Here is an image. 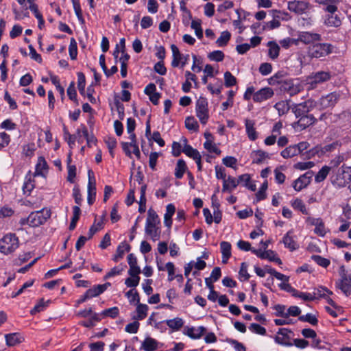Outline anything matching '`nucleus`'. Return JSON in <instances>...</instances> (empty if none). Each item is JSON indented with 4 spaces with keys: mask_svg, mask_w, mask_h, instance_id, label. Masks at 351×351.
Segmentation results:
<instances>
[{
    "mask_svg": "<svg viewBox=\"0 0 351 351\" xmlns=\"http://www.w3.org/2000/svg\"><path fill=\"white\" fill-rule=\"evenodd\" d=\"M19 246V238L14 233H8L0 240V252L4 254L12 253Z\"/></svg>",
    "mask_w": 351,
    "mask_h": 351,
    "instance_id": "obj_1",
    "label": "nucleus"
},
{
    "mask_svg": "<svg viewBox=\"0 0 351 351\" xmlns=\"http://www.w3.org/2000/svg\"><path fill=\"white\" fill-rule=\"evenodd\" d=\"M332 46L328 43H317L308 49V55L311 58H320L325 57L332 52Z\"/></svg>",
    "mask_w": 351,
    "mask_h": 351,
    "instance_id": "obj_2",
    "label": "nucleus"
},
{
    "mask_svg": "<svg viewBox=\"0 0 351 351\" xmlns=\"http://www.w3.org/2000/svg\"><path fill=\"white\" fill-rule=\"evenodd\" d=\"M280 88L289 95L293 96L300 93L303 86L298 79H286L281 82Z\"/></svg>",
    "mask_w": 351,
    "mask_h": 351,
    "instance_id": "obj_3",
    "label": "nucleus"
},
{
    "mask_svg": "<svg viewBox=\"0 0 351 351\" xmlns=\"http://www.w3.org/2000/svg\"><path fill=\"white\" fill-rule=\"evenodd\" d=\"M196 115L201 123L205 125L209 118L208 101L204 97H199L196 101Z\"/></svg>",
    "mask_w": 351,
    "mask_h": 351,
    "instance_id": "obj_4",
    "label": "nucleus"
},
{
    "mask_svg": "<svg viewBox=\"0 0 351 351\" xmlns=\"http://www.w3.org/2000/svg\"><path fill=\"white\" fill-rule=\"evenodd\" d=\"M51 216L49 210L43 209L41 210L32 212L29 215V221L31 227H38L43 224Z\"/></svg>",
    "mask_w": 351,
    "mask_h": 351,
    "instance_id": "obj_5",
    "label": "nucleus"
},
{
    "mask_svg": "<svg viewBox=\"0 0 351 351\" xmlns=\"http://www.w3.org/2000/svg\"><path fill=\"white\" fill-rule=\"evenodd\" d=\"M293 332L285 328H279L276 335L274 337V341L276 343L284 346H292L293 343H291V336Z\"/></svg>",
    "mask_w": 351,
    "mask_h": 351,
    "instance_id": "obj_6",
    "label": "nucleus"
},
{
    "mask_svg": "<svg viewBox=\"0 0 351 351\" xmlns=\"http://www.w3.org/2000/svg\"><path fill=\"white\" fill-rule=\"evenodd\" d=\"M331 77L330 72L319 71L313 73L308 78V84L311 88H315L318 84H321L329 80Z\"/></svg>",
    "mask_w": 351,
    "mask_h": 351,
    "instance_id": "obj_7",
    "label": "nucleus"
},
{
    "mask_svg": "<svg viewBox=\"0 0 351 351\" xmlns=\"http://www.w3.org/2000/svg\"><path fill=\"white\" fill-rule=\"evenodd\" d=\"M88 182L87 186L88 195L87 202L89 205H92L96 197V181L95 174L92 169L88 171Z\"/></svg>",
    "mask_w": 351,
    "mask_h": 351,
    "instance_id": "obj_8",
    "label": "nucleus"
},
{
    "mask_svg": "<svg viewBox=\"0 0 351 351\" xmlns=\"http://www.w3.org/2000/svg\"><path fill=\"white\" fill-rule=\"evenodd\" d=\"M339 99V95L335 92L328 94L326 96L322 97L317 105L321 109H326L332 108L337 104Z\"/></svg>",
    "mask_w": 351,
    "mask_h": 351,
    "instance_id": "obj_9",
    "label": "nucleus"
},
{
    "mask_svg": "<svg viewBox=\"0 0 351 351\" xmlns=\"http://www.w3.org/2000/svg\"><path fill=\"white\" fill-rule=\"evenodd\" d=\"M316 105L315 102L313 100H307L304 102L296 105L293 111L296 117L308 115L307 113L311 110Z\"/></svg>",
    "mask_w": 351,
    "mask_h": 351,
    "instance_id": "obj_10",
    "label": "nucleus"
},
{
    "mask_svg": "<svg viewBox=\"0 0 351 351\" xmlns=\"http://www.w3.org/2000/svg\"><path fill=\"white\" fill-rule=\"evenodd\" d=\"M274 95V90L270 87L262 88L254 93L253 101L256 103H261L269 99Z\"/></svg>",
    "mask_w": 351,
    "mask_h": 351,
    "instance_id": "obj_11",
    "label": "nucleus"
},
{
    "mask_svg": "<svg viewBox=\"0 0 351 351\" xmlns=\"http://www.w3.org/2000/svg\"><path fill=\"white\" fill-rule=\"evenodd\" d=\"M298 118V121L293 124V127L298 130H303L316 121V119L313 114L302 116Z\"/></svg>",
    "mask_w": 351,
    "mask_h": 351,
    "instance_id": "obj_12",
    "label": "nucleus"
},
{
    "mask_svg": "<svg viewBox=\"0 0 351 351\" xmlns=\"http://www.w3.org/2000/svg\"><path fill=\"white\" fill-rule=\"evenodd\" d=\"M308 8V3L304 1H293L288 3V9L297 14H302Z\"/></svg>",
    "mask_w": 351,
    "mask_h": 351,
    "instance_id": "obj_13",
    "label": "nucleus"
},
{
    "mask_svg": "<svg viewBox=\"0 0 351 351\" xmlns=\"http://www.w3.org/2000/svg\"><path fill=\"white\" fill-rule=\"evenodd\" d=\"M321 40V36L316 33H311L309 32H301L298 34V38L296 40L297 43L300 41L304 44H310L315 41Z\"/></svg>",
    "mask_w": 351,
    "mask_h": 351,
    "instance_id": "obj_14",
    "label": "nucleus"
},
{
    "mask_svg": "<svg viewBox=\"0 0 351 351\" xmlns=\"http://www.w3.org/2000/svg\"><path fill=\"white\" fill-rule=\"evenodd\" d=\"M315 2L324 6V10L330 14H335L337 11V5L340 0H315Z\"/></svg>",
    "mask_w": 351,
    "mask_h": 351,
    "instance_id": "obj_15",
    "label": "nucleus"
},
{
    "mask_svg": "<svg viewBox=\"0 0 351 351\" xmlns=\"http://www.w3.org/2000/svg\"><path fill=\"white\" fill-rule=\"evenodd\" d=\"M111 285L110 282H106L104 285H97L94 286L93 287L88 289L86 291V298H94L99 295L102 293H104L108 287H110Z\"/></svg>",
    "mask_w": 351,
    "mask_h": 351,
    "instance_id": "obj_16",
    "label": "nucleus"
},
{
    "mask_svg": "<svg viewBox=\"0 0 351 351\" xmlns=\"http://www.w3.org/2000/svg\"><path fill=\"white\" fill-rule=\"evenodd\" d=\"M159 224L146 223L145 231L154 241H158L160 239V229L158 226Z\"/></svg>",
    "mask_w": 351,
    "mask_h": 351,
    "instance_id": "obj_17",
    "label": "nucleus"
},
{
    "mask_svg": "<svg viewBox=\"0 0 351 351\" xmlns=\"http://www.w3.org/2000/svg\"><path fill=\"white\" fill-rule=\"evenodd\" d=\"M159 345L160 343L155 339L147 337L141 343V350L144 351H155L160 348Z\"/></svg>",
    "mask_w": 351,
    "mask_h": 351,
    "instance_id": "obj_18",
    "label": "nucleus"
},
{
    "mask_svg": "<svg viewBox=\"0 0 351 351\" xmlns=\"http://www.w3.org/2000/svg\"><path fill=\"white\" fill-rule=\"evenodd\" d=\"M255 121L254 120L246 119L245 120V131L248 138L250 141H255L258 138V133L254 127Z\"/></svg>",
    "mask_w": 351,
    "mask_h": 351,
    "instance_id": "obj_19",
    "label": "nucleus"
},
{
    "mask_svg": "<svg viewBox=\"0 0 351 351\" xmlns=\"http://www.w3.org/2000/svg\"><path fill=\"white\" fill-rule=\"evenodd\" d=\"M48 166L45 159L40 156L38 158V162L36 165V169L34 176H40L43 177L45 176L47 172Z\"/></svg>",
    "mask_w": 351,
    "mask_h": 351,
    "instance_id": "obj_20",
    "label": "nucleus"
},
{
    "mask_svg": "<svg viewBox=\"0 0 351 351\" xmlns=\"http://www.w3.org/2000/svg\"><path fill=\"white\" fill-rule=\"evenodd\" d=\"M6 344L8 346H14L23 341L24 339L20 333L14 332L5 335Z\"/></svg>",
    "mask_w": 351,
    "mask_h": 351,
    "instance_id": "obj_21",
    "label": "nucleus"
},
{
    "mask_svg": "<svg viewBox=\"0 0 351 351\" xmlns=\"http://www.w3.org/2000/svg\"><path fill=\"white\" fill-rule=\"evenodd\" d=\"M223 192H229L231 193L233 190L238 186L239 182L234 178L232 176H228L226 178L225 180L223 182Z\"/></svg>",
    "mask_w": 351,
    "mask_h": 351,
    "instance_id": "obj_22",
    "label": "nucleus"
},
{
    "mask_svg": "<svg viewBox=\"0 0 351 351\" xmlns=\"http://www.w3.org/2000/svg\"><path fill=\"white\" fill-rule=\"evenodd\" d=\"M130 250V246L125 242L121 243L117 247L116 254H114L112 260L114 262H118L119 260L123 258L125 253Z\"/></svg>",
    "mask_w": 351,
    "mask_h": 351,
    "instance_id": "obj_23",
    "label": "nucleus"
},
{
    "mask_svg": "<svg viewBox=\"0 0 351 351\" xmlns=\"http://www.w3.org/2000/svg\"><path fill=\"white\" fill-rule=\"evenodd\" d=\"M182 141L184 145L182 149V152L187 156L194 160L200 156V154L197 149L193 148L191 145L187 144V139L186 138H183Z\"/></svg>",
    "mask_w": 351,
    "mask_h": 351,
    "instance_id": "obj_24",
    "label": "nucleus"
},
{
    "mask_svg": "<svg viewBox=\"0 0 351 351\" xmlns=\"http://www.w3.org/2000/svg\"><path fill=\"white\" fill-rule=\"evenodd\" d=\"M310 183V178L306 175L299 177L293 183V189L297 191H300L304 188L306 187Z\"/></svg>",
    "mask_w": 351,
    "mask_h": 351,
    "instance_id": "obj_25",
    "label": "nucleus"
},
{
    "mask_svg": "<svg viewBox=\"0 0 351 351\" xmlns=\"http://www.w3.org/2000/svg\"><path fill=\"white\" fill-rule=\"evenodd\" d=\"M176 211L175 206L172 204H169L166 207V213L164 215V223L165 225L170 228L172 225L171 217L174 215Z\"/></svg>",
    "mask_w": 351,
    "mask_h": 351,
    "instance_id": "obj_26",
    "label": "nucleus"
},
{
    "mask_svg": "<svg viewBox=\"0 0 351 351\" xmlns=\"http://www.w3.org/2000/svg\"><path fill=\"white\" fill-rule=\"evenodd\" d=\"M292 231H289L283 237L282 243L285 247L289 248L291 251H293L298 247L297 243L294 241L291 236Z\"/></svg>",
    "mask_w": 351,
    "mask_h": 351,
    "instance_id": "obj_27",
    "label": "nucleus"
},
{
    "mask_svg": "<svg viewBox=\"0 0 351 351\" xmlns=\"http://www.w3.org/2000/svg\"><path fill=\"white\" fill-rule=\"evenodd\" d=\"M220 247L222 254V262L226 263L231 256V245L229 242L222 241L220 243Z\"/></svg>",
    "mask_w": 351,
    "mask_h": 351,
    "instance_id": "obj_28",
    "label": "nucleus"
},
{
    "mask_svg": "<svg viewBox=\"0 0 351 351\" xmlns=\"http://www.w3.org/2000/svg\"><path fill=\"white\" fill-rule=\"evenodd\" d=\"M312 224L315 226L314 232L320 237H324L326 233V229L322 220L319 218L314 219Z\"/></svg>",
    "mask_w": 351,
    "mask_h": 351,
    "instance_id": "obj_29",
    "label": "nucleus"
},
{
    "mask_svg": "<svg viewBox=\"0 0 351 351\" xmlns=\"http://www.w3.org/2000/svg\"><path fill=\"white\" fill-rule=\"evenodd\" d=\"M253 252L257 256H260L261 258H267L270 261L281 263L280 259L276 257V254L271 250L266 251L265 252H261L256 250H253Z\"/></svg>",
    "mask_w": 351,
    "mask_h": 351,
    "instance_id": "obj_30",
    "label": "nucleus"
},
{
    "mask_svg": "<svg viewBox=\"0 0 351 351\" xmlns=\"http://www.w3.org/2000/svg\"><path fill=\"white\" fill-rule=\"evenodd\" d=\"M206 332V328L204 326H199L197 328L191 327L187 330V335L192 339H199L203 334Z\"/></svg>",
    "mask_w": 351,
    "mask_h": 351,
    "instance_id": "obj_31",
    "label": "nucleus"
},
{
    "mask_svg": "<svg viewBox=\"0 0 351 351\" xmlns=\"http://www.w3.org/2000/svg\"><path fill=\"white\" fill-rule=\"evenodd\" d=\"M167 325L173 330H179L184 326V321L182 318L176 317L172 319H167L165 321Z\"/></svg>",
    "mask_w": 351,
    "mask_h": 351,
    "instance_id": "obj_32",
    "label": "nucleus"
},
{
    "mask_svg": "<svg viewBox=\"0 0 351 351\" xmlns=\"http://www.w3.org/2000/svg\"><path fill=\"white\" fill-rule=\"evenodd\" d=\"M171 49L173 55L171 66L173 67H177L182 61V54L180 53L179 49L175 45H171Z\"/></svg>",
    "mask_w": 351,
    "mask_h": 351,
    "instance_id": "obj_33",
    "label": "nucleus"
},
{
    "mask_svg": "<svg viewBox=\"0 0 351 351\" xmlns=\"http://www.w3.org/2000/svg\"><path fill=\"white\" fill-rule=\"evenodd\" d=\"M148 306L147 304H143L141 303H138L136 306V316L134 317V319L136 320H142L145 319L147 314Z\"/></svg>",
    "mask_w": 351,
    "mask_h": 351,
    "instance_id": "obj_34",
    "label": "nucleus"
},
{
    "mask_svg": "<svg viewBox=\"0 0 351 351\" xmlns=\"http://www.w3.org/2000/svg\"><path fill=\"white\" fill-rule=\"evenodd\" d=\"M325 24L330 27H339L341 24V21L337 14L328 13L325 19Z\"/></svg>",
    "mask_w": 351,
    "mask_h": 351,
    "instance_id": "obj_35",
    "label": "nucleus"
},
{
    "mask_svg": "<svg viewBox=\"0 0 351 351\" xmlns=\"http://www.w3.org/2000/svg\"><path fill=\"white\" fill-rule=\"evenodd\" d=\"M339 171H341V173H339L337 179L343 180V182H341V184H345L351 181V169L350 167L344 168L342 167L341 169H339Z\"/></svg>",
    "mask_w": 351,
    "mask_h": 351,
    "instance_id": "obj_36",
    "label": "nucleus"
},
{
    "mask_svg": "<svg viewBox=\"0 0 351 351\" xmlns=\"http://www.w3.org/2000/svg\"><path fill=\"white\" fill-rule=\"evenodd\" d=\"M273 12L274 13L273 20L267 22L265 27V29H267L269 30L277 28L280 25V23L279 21V19L280 18V12L277 10H274Z\"/></svg>",
    "mask_w": 351,
    "mask_h": 351,
    "instance_id": "obj_37",
    "label": "nucleus"
},
{
    "mask_svg": "<svg viewBox=\"0 0 351 351\" xmlns=\"http://www.w3.org/2000/svg\"><path fill=\"white\" fill-rule=\"evenodd\" d=\"M336 286L337 288L341 290V291L346 295H351V278H348V281H338L336 283Z\"/></svg>",
    "mask_w": 351,
    "mask_h": 351,
    "instance_id": "obj_38",
    "label": "nucleus"
},
{
    "mask_svg": "<svg viewBox=\"0 0 351 351\" xmlns=\"http://www.w3.org/2000/svg\"><path fill=\"white\" fill-rule=\"evenodd\" d=\"M186 162L183 160H178L175 169V176L178 179H181L186 169Z\"/></svg>",
    "mask_w": 351,
    "mask_h": 351,
    "instance_id": "obj_39",
    "label": "nucleus"
},
{
    "mask_svg": "<svg viewBox=\"0 0 351 351\" xmlns=\"http://www.w3.org/2000/svg\"><path fill=\"white\" fill-rule=\"evenodd\" d=\"M332 295V292L328 289L327 288L324 287H319L317 288H315L313 292L312 293V295H314L315 300L321 298H326V294Z\"/></svg>",
    "mask_w": 351,
    "mask_h": 351,
    "instance_id": "obj_40",
    "label": "nucleus"
},
{
    "mask_svg": "<svg viewBox=\"0 0 351 351\" xmlns=\"http://www.w3.org/2000/svg\"><path fill=\"white\" fill-rule=\"evenodd\" d=\"M280 154L284 158H289L295 156H297L299 154L298 152L295 145H293L286 147L281 152Z\"/></svg>",
    "mask_w": 351,
    "mask_h": 351,
    "instance_id": "obj_41",
    "label": "nucleus"
},
{
    "mask_svg": "<svg viewBox=\"0 0 351 351\" xmlns=\"http://www.w3.org/2000/svg\"><path fill=\"white\" fill-rule=\"evenodd\" d=\"M104 216H102L101 219L99 221L95 220L94 223L91 226L88 231V239L92 238V237L99 230L103 228L104 225Z\"/></svg>",
    "mask_w": 351,
    "mask_h": 351,
    "instance_id": "obj_42",
    "label": "nucleus"
},
{
    "mask_svg": "<svg viewBox=\"0 0 351 351\" xmlns=\"http://www.w3.org/2000/svg\"><path fill=\"white\" fill-rule=\"evenodd\" d=\"M230 37L231 34L228 31H223L217 40L216 43L219 47H224L228 44Z\"/></svg>",
    "mask_w": 351,
    "mask_h": 351,
    "instance_id": "obj_43",
    "label": "nucleus"
},
{
    "mask_svg": "<svg viewBox=\"0 0 351 351\" xmlns=\"http://www.w3.org/2000/svg\"><path fill=\"white\" fill-rule=\"evenodd\" d=\"M268 45L269 47L268 52L269 56L273 60L277 58L279 55V46L276 43L272 41L269 42Z\"/></svg>",
    "mask_w": 351,
    "mask_h": 351,
    "instance_id": "obj_44",
    "label": "nucleus"
},
{
    "mask_svg": "<svg viewBox=\"0 0 351 351\" xmlns=\"http://www.w3.org/2000/svg\"><path fill=\"white\" fill-rule=\"evenodd\" d=\"M34 176L30 173V172L28 173V174L26 175L25 178V182L23 185V189L31 192L34 188Z\"/></svg>",
    "mask_w": 351,
    "mask_h": 351,
    "instance_id": "obj_45",
    "label": "nucleus"
},
{
    "mask_svg": "<svg viewBox=\"0 0 351 351\" xmlns=\"http://www.w3.org/2000/svg\"><path fill=\"white\" fill-rule=\"evenodd\" d=\"M86 77L83 73H77V88L81 95L85 94Z\"/></svg>",
    "mask_w": 351,
    "mask_h": 351,
    "instance_id": "obj_46",
    "label": "nucleus"
},
{
    "mask_svg": "<svg viewBox=\"0 0 351 351\" xmlns=\"http://www.w3.org/2000/svg\"><path fill=\"white\" fill-rule=\"evenodd\" d=\"M274 108L277 110L280 116L286 114L289 110V104L286 101L277 102L274 105Z\"/></svg>",
    "mask_w": 351,
    "mask_h": 351,
    "instance_id": "obj_47",
    "label": "nucleus"
},
{
    "mask_svg": "<svg viewBox=\"0 0 351 351\" xmlns=\"http://www.w3.org/2000/svg\"><path fill=\"white\" fill-rule=\"evenodd\" d=\"M186 128L191 131L197 132L199 125L193 117H188L185 120Z\"/></svg>",
    "mask_w": 351,
    "mask_h": 351,
    "instance_id": "obj_48",
    "label": "nucleus"
},
{
    "mask_svg": "<svg viewBox=\"0 0 351 351\" xmlns=\"http://www.w3.org/2000/svg\"><path fill=\"white\" fill-rule=\"evenodd\" d=\"M330 170V167L328 166H324L317 173L315 176V180L317 182H321L324 181L327 177L329 171Z\"/></svg>",
    "mask_w": 351,
    "mask_h": 351,
    "instance_id": "obj_49",
    "label": "nucleus"
},
{
    "mask_svg": "<svg viewBox=\"0 0 351 351\" xmlns=\"http://www.w3.org/2000/svg\"><path fill=\"white\" fill-rule=\"evenodd\" d=\"M160 221L157 213L152 209H149L146 223L160 224Z\"/></svg>",
    "mask_w": 351,
    "mask_h": 351,
    "instance_id": "obj_50",
    "label": "nucleus"
},
{
    "mask_svg": "<svg viewBox=\"0 0 351 351\" xmlns=\"http://www.w3.org/2000/svg\"><path fill=\"white\" fill-rule=\"evenodd\" d=\"M73 3V7L75 11V13L78 19V20L82 23H84V19L82 16V11L81 9V5L79 0H71Z\"/></svg>",
    "mask_w": 351,
    "mask_h": 351,
    "instance_id": "obj_51",
    "label": "nucleus"
},
{
    "mask_svg": "<svg viewBox=\"0 0 351 351\" xmlns=\"http://www.w3.org/2000/svg\"><path fill=\"white\" fill-rule=\"evenodd\" d=\"M237 84L236 77L230 72L226 71L224 73V84L226 87H231Z\"/></svg>",
    "mask_w": 351,
    "mask_h": 351,
    "instance_id": "obj_52",
    "label": "nucleus"
},
{
    "mask_svg": "<svg viewBox=\"0 0 351 351\" xmlns=\"http://www.w3.org/2000/svg\"><path fill=\"white\" fill-rule=\"evenodd\" d=\"M69 56L71 60H75L77 56V45L75 40L72 38L69 47Z\"/></svg>",
    "mask_w": 351,
    "mask_h": 351,
    "instance_id": "obj_53",
    "label": "nucleus"
},
{
    "mask_svg": "<svg viewBox=\"0 0 351 351\" xmlns=\"http://www.w3.org/2000/svg\"><path fill=\"white\" fill-rule=\"evenodd\" d=\"M119 308L117 306H114V307L104 310L101 313V315H102L103 317H110L111 318H115L119 315Z\"/></svg>",
    "mask_w": 351,
    "mask_h": 351,
    "instance_id": "obj_54",
    "label": "nucleus"
},
{
    "mask_svg": "<svg viewBox=\"0 0 351 351\" xmlns=\"http://www.w3.org/2000/svg\"><path fill=\"white\" fill-rule=\"evenodd\" d=\"M191 27L195 30L197 37L199 39H201L203 37V31L201 27V21L199 20L192 21Z\"/></svg>",
    "mask_w": 351,
    "mask_h": 351,
    "instance_id": "obj_55",
    "label": "nucleus"
},
{
    "mask_svg": "<svg viewBox=\"0 0 351 351\" xmlns=\"http://www.w3.org/2000/svg\"><path fill=\"white\" fill-rule=\"evenodd\" d=\"M208 58L212 61L221 62L224 58V53L220 50H216L208 53Z\"/></svg>",
    "mask_w": 351,
    "mask_h": 351,
    "instance_id": "obj_56",
    "label": "nucleus"
},
{
    "mask_svg": "<svg viewBox=\"0 0 351 351\" xmlns=\"http://www.w3.org/2000/svg\"><path fill=\"white\" fill-rule=\"evenodd\" d=\"M291 206L294 209L298 210L303 214L307 215L308 211L303 202L300 199H295L291 202Z\"/></svg>",
    "mask_w": 351,
    "mask_h": 351,
    "instance_id": "obj_57",
    "label": "nucleus"
},
{
    "mask_svg": "<svg viewBox=\"0 0 351 351\" xmlns=\"http://www.w3.org/2000/svg\"><path fill=\"white\" fill-rule=\"evenodd\" d=\"M312 260H313L317 265L322 266L324 268H326L330 263V260L324 258L319 255H313L311 256Z\"/></svg>",
    "mask_w": 351,
    "mask_h": 351,
    "instance_id": "obj_58",
    "label": "nucleus"
},
{
    "mask_svg": "<svg viewBox=\"0 0 351 351\" xmlns=\"http://www.w3.org/2000/svg\"><path fill=\"white\" fill-rule=\"evenodd\" d=\"M204 147L210 153H215L217 155L221 154V150L217 147L212 141H206L204 143Z\"/></svg>",
    "mask_w": 351,
    "mask_h": 351,
    "instance_id": "obj_59",
    "label": "nucleus"
},
{
    "mask_svg": "<svg viewBox=\"0 0 351 351\" xmlns=\"http://www.w3.org/2000/svg\"><path fill=\"white\" fill-rule=\"evenodd\" d=\"M299 320L302 322H308L313 326L317 325L318 322V320L316 318V317L311 313H307L306 315L300 316Z\"/></svg>",
    "mask_w": 351,
    "mask_h": 351,
    "instance_id": "obj_60",
    "label": "nucleus"
},
{
    "mask_svg": "<svg viewBox=\"0 0 351 351\" xmlns=\"http://www.w3.org/2000/svg\"><path fill=\"white\" fill-rule=\"evenodd\" d=\"M49 302V300L45 302L43 300H40L39 302L34 307V308L31 310V314L35 315L38 312L43 311L45 307L48 306Z\"/></svg>",
    "mask_w": 351,
    "mask_h": 351,
    "instance_id": "obj_61",
    "label": "nucleus"
},
{
    "mask_svg": "<svg viewBox=\"0 0 351 351\" xmlns=\"http://www.w3.org/2000/svg\"><path fill=\"white\" fill-rule=\"evenodd\" d=\"M255 158H254V162L259 164L263 161L266 158L269 157L267 152L263 150H257L254 152Z\"/></svg>",
    "mask_w": 351,
    "mask_h": 351,
    "instance_id": "obj_62",
    "label": "nucleus"
},
{
    "mask_svg": "<svg viewBox=\"0 0 351 351\" xmlns=\"http://www.w3.org/2000/svg\"><path fill=\"white\" fill-rule=\"evenodd\" d=\"M67 95L69 99L73 101L77 105H78V101L77 99V93L74 86V82H71L67 88Z\"/></svg>",
    "mask_w": 351,
    "mask_h": 351,
    "instance_id": "obj_63",
    "label": "nucleus"
},
{
    "mask_svg": "<svg viewBox=\"0 0 351 351\" xmlns=\"http://www.w3.org/2000/svg\"><path fill=\"white\" fill-rule=\"evenodd\" d=\"M227 341L232 346H233L236 351H246V348L242 343H240L238 341L232 339H227Z\"/></svg>",
    "mask_w": 351,
    "mask_h": 351,
    "instance_id": "obj_64",
    "label": "nucleus"
}]
</instances>
